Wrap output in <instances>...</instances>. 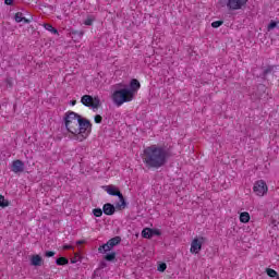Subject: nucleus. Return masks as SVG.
<instances>
[{"label":"nucleus","instance_id":"obj_7","mask_svg":"<svg viewBox=\"0 0 279 279\" xmlns=\"http://www.w3.org/2000/svg\"><path fill=\"white\" fill-rule=\"evenodd\" d=\"M119 243H121V236H114L110 239L106 244L100 245L98 252H100V254H106V252H110V250L119 245Z\"/></svg>","mask_w":279,"mask_h":279},{"label":"nucleus","instance_id":"obj_2","mask_svg":"<svg viewBox=\"0 0 279 279\" xmlns=\"http://www.w3.org/2000/svg\"><path fill=\"white\" fill-rule=\"evenodd\" d=\"M120 88L116 89L112 94V101L116 106H123V104H128L134 99V95L141 88V82L136 78H132L130 85H118Z\"/></svg>","mask_w":279,"mask_h":279},{"label":"nucleus","instance_id":"obj_35","mask_svg":"<svg viewBox=\"0 0 279 279\" xmlns=\"http://www.w3.org/2000/svg\"><path fill=\"white\" fill-rule=\"evenodd\" d=\"M271 226H274L276 228V226H278V221L277 220H272L271 221Z\"/></svg>","mask_w":279,"mask_h":279},{"label":"nucleus","instance_id":"obj_27","mask_svg":"<svg viewBox=\"0 0 279 279\" xmlns=\"http://www.w3.org/2000/svg\"><path fill=\"white\" fill-rule=\"evenodd\" d=\"M221 25H223V21H215L211 23V27H214V29L221 27Z\"/></svg>","mask_w":279,"mask_h":279},{"label":"nucleus","instance_id":"obj_22","mask_svg":"<svg viewBox=\"0 0 279 279\" xmlns=\"http://www.w3.org/2000/svg\"><path fill=\"white\" fill-rule=\"evenodd\" d=\"M266 274L269 276V278H276L278 276V272L271 268H267Z\"/></svg>","mask_w":279,"mask_h":279},{"label":"nucleus","instance_id":"obj_8","mask_svg":"<svg viewBox=\"0 0 279 279\" xmlns=\"http://www.w3.org/2000/svg\"><path fill=\"white\" fill-rule=\"evenodd\" d=\"M253 191L255 195L263 197L264 195H267V191H269V189L267 187V183L265 181L258 180L255 182Z\"/></svg>","mask_w":279,"mask_h":279},{"label":"nucleus","instance_id":"obj_29","mask_svg":"<svg viewBox=\"0 0 279 279\" xmlns=\"http://www.w3.org/2000/svg\"><path fill=\"white\" fill-rule=\"evenodd\" d=\"M94 121L95 123H101V121H104V118L100 114H96Z\"/></svg>","mask_w":279,"mask_h":279},{"label":"nucleus","instance_id":"obj_9","mask_svg":"<svg viewBox=\"0 0 279 279\" xmlns=\"http://www.w3.org/2000/svg\"><path fill=\"white\" fill-rule=\"evenodd\" d=\"M162 232L158 229L145 228L142 231L143 239H151V236H160Z\"/></svg>","mask_w":279,"mask_h":279},{"label":"nucleus","instance_id":"obj_31","mask_svg":"<svg viewBox=\"0 0 279 279\" xmlns=\"http://www.w3.org/2000/svg\"><path fill=\"white\" fill-rule=\"evenodd\" d=\"M93 19L92 17H87L85 21H84V25H88V26H90V25H93Z\"/></svg>","mask_w":279,"mask_h":279},{"label":"nucleus","instance_id":"obj_19","mask_svg":"<svg viewBox=\"0 0 279 279\" xmlns=\"http://www.w3.org/2000/svg\"><path fill=\"white\" fill-rule=\"evenodd\" d=\"M117 258V252L107 253L105 255V260H108L109 263H112Z\"/></svg>","mask_w":279,"mask_h":279},{"label":"nucleus","instance_id":"obj_11","mask_svg":"<svg viewBox=\"0 0 279 279\" xmlns=\"http://www.w3.org/2000/svg\"><path fill=\"white\" fill-rule=\"evenodd\" d=\"M202 241H204V238H201V240L195 238L192 241L191 250H190L192 254H199V252H202V243H203Z\"/></svg>","mask_w":279,"mask_h":279},{"label":"nucleus","instance_id":"obj_24","mask_svg":"<svg viewBox=\"0 0 279 279\" xmlns=\"http://www.w3.org/2000/svg\"><path fill=\"white\" fill-rule=\"evenodd\" d=\"M14 19H15V23H23V19H24L23 13L22 12L15 13Z\"/></svg>","mask_w":279,"mask_h":279},{"label":"nucleus","instance_id":"obj_6","mask_svg":"<svg viewBox=\"0 0 279 279\" xmlns=\"http://www.w3.org/2000/svg\"><path fill=\"white\" fill-rule=\"evenodd\" d=\"M81 104L86 106V108H92L95 112L101 107V99H99V96L93 97L90 95H84L81 98Z\"/></svg>","mask_w":279,"mask_h":279},{"label":"nucleus","instance_id":"obj_39","mask_svg":"<svg viewBox=\"0 0 279 279\" xmlns=\"http://www.w3.org/2000/svg\"><path fill=\"white\" fill-rule=\"evenodd\" d=\"M82 243H83L82 241H78V242H77L78 245H82Z\"/></svg>","mask_w":279,"mask_h":279},{"label":"nucleus","instance_id":"obj_23","mask_svg":"<svg viewBox=\"0 0 279 279\" xmlns=\"http://www.w3.org/2000/svg\"><path fill=\"white\" fill-rule=\"evenodd\" d=\"M274 72V65H268L264 72H263V77H267V75H269V73Z\"/></svg>","mask_w":279,"mask_h":279},{"label":"nucleus","instance_id":"obj_3","mask_svg":"<svg viewBox=\"0 0 279 279\" xmlns=\"http://www.w3.org/2000/svg\"><path fill=\"white\" fill-rule=\"evenodd\" d=\"M92 130L93 124L90 123V121L80 116L76 133H74V141H80V143H82V141H86Z\"/></svg>","mask_w":279,"mask_h":279},{"label":"nucleus","instance_id":"obj_12","mask_svg":"<svg viewBox=\"0 0 279 279\" xmlns=\"http://www.w3.org/2000/svg\"><path fill=\"white\" fill-rule=\"evenodd\" d=\"M105 191L112 197H120L122 195L121 191H119L114 185H106Z\"/></svg>","mask_w":279,"mask_h":279},{"label":"nucleus","instance_id":"obj_25","mask_svg":"<svg viewBox=\"0 0 279 279\" xmlns=\"http://www.w3.org/2000/svg\"><path fill=\"white\" fill-rule=\"evenodd\" d=\"M93 215H94V217H101V215H104V209L95 208V209H93Z\"/></svg>","mask_w":279,"mask_h":279},{"label":"nucleus","instance_id":"obj_1","mask_svg":"<svg viewBox=\"0 0 279 279\" xmlns=\"http://www.w3.org/2000/svg\"><path fill=\"white\" fill-rule=\"evenodd\" d=\"M171 150L165 146L150 145L144 149L143 162L146 169H160L169 162Z\"/></svg>","mask_w":279,"mask_h":279},{"label":"nucleus","instance_id":"obj_26","mask_svg":"<svg viewBox=\"0 0 279 279\" xmlns=\"http://www.w3.org/2000/svg\"><path fill=\"white\" fill-rule=\"evenodd\" d=\"M157 270L158 271H167V264L166 263H160V264H158V266H157Z\"/></svg>","mask_w":279,"mask_h":279},{"label":"nucleus","instance_id":"obj_37","mask_svg":"<svg viewBox=\"0 0 279 279\" xmlns=\"http://www.w3.org/2000/svg\"><path fill=\"white\" fill-rule=\"evenodd\" d=\"M64 250H71V246L66 245L64 246Z\"/></svg>","mask_w":279,"mask_h":279},{"label":"nucleus","instance_id":"obj_4","mask_svg":"<svg viewBox=\"0 0 279 279\" xmlns=\"http://www.w3.org/2000/svg\"><path fill=\"white\" fill-rule=\"evenodd\" d=\"M63 121L68 132H70V134H73V136H75V134H77L80 114L74 111H68L64 114Z\"/></svg>","mask_w":279,"mask_h":279},{"label":"nucleus","instance_id":"obj_18","mask_svg":"<svg viewBox=\"0 0 279 279\" xmlns=\"http://www.w3.org/2000/svg\"><path fill=\"white\" fill-rule=\"evenodd\" d=\"M10 206V202L5 199V196L0 195V208H8Z\"/></svg>","mask_w":279,"mask_h":279},{"label":"nucleus","instance_id":"obj_5","mask_svg":"<svg viewBox=\"0 0 279 279\" xmlns=\"http://www.w3.org/2000/svg\"><path fill=\"white\" fill-rule=\"evenodd\" d=\"M250 0H219V8H227L229 12H235V10H243L247 5Z\"/></svg>","mask_w":279,"mask_h":279},{"label":"nucleus","instance_id":"obj_14","mask_svg":"<svg viewBox=\"0 0 279 279\" xmlns=\"http://www.w3.org/2000/svg\"><path fill=\"white\" fill-rule=\"evenodd\" d=\"M31 265H32V267H41L43 257L40 255H33L31 257Z\"/></svg>","mask_w":279,"mask_h":279},{"label":"nucleus","instance_id":"obj_15","mask_svg":"<svg viewBox=\"0 0 279 279\" xmlns=\"http://www.w3.org/2000/svg\"><path fill=\"white\" fill-rule=\"evenodd\" d=\"M241 223H247L250 221V213L244 211L240 214Z\"/></svg>","mask_w":279,"mask_h":279},{"label":"nucleus","instance_id":"obj_32","mask_svg":"<svg viewBox=\"0 0 279 279\" xmlns=\"http://www.w3.org/2000/svg\"><path fill=\"white\" fill-rule=\"evenodd\" d=\"M4 5H14V0H4Z\"/></svg>","mask_w":279,"mask_h":279},{"label":"nucleus","instance_id":"obj_20","mask_svg":"<svg viewBox=\"0 0 279 279\" xmlns=\"http://www.w3.org/2000/svg\"><path fill=\"white\" fill-rule=\"evenodd\" d=\"M44 27L47 32H51V34H58V28H54L51 24H44Z\"/></svg>","mask_w":279,"mask_h":279},{"label":"nucleus","instance_id":"obj_16","mask_svg":"<svg viewBox=\"0 0 279 279\" xmlns=\"http://www.w3.org/2000/svg\"><path fill=\"white\" fill-rule=\"evenodd\" d=\"M54 263H56V265L62 267L64 265H69V258H66V257H59V258L56 259Z\"/></svg>","mask_w":279,"mask_h":279},{"label":"nucleus","instance_id":"obj_30","mask_svg":"<svg viewBox=\"0 0 279 279\" xmlns=\"http://www.w3.org/2000/svg\"><path fill=\"white\" fill-rule=\"evenodd\" d=\"M72 34L74 36H78V38H82V36H84V32H82V31H74V32H72Z\"/></svg>","mask_w":279,"mask_h":279},{"label":"nucleus","instance_id":"obj_38","mask_svg":"<svg viewBox=\"0 0 279 279\" xmlns=\"http://www.w3.org/2000/svg\"><path fill=\"white\" fill-rule=\"evenodd\" d=\"M71 263H72V265H74V263H76V260L75 259H71Z\"/></svg>","mask_w":279,"mask_h":279},{"label":"nucleus","instance_id":"obj_17","mask_svg":"<svg viewBox=\"0 0 279 279\" xmlns=\"http://www.w3.org/2000/svg\"><path fill=\"white\" fill-rule=\"evenodd\" d=\"M118 197L120 199V203H117V208H125V206H128V202H125V197H123V194Z\"/></svg>","mask_w":279,"mask_h":279},{"label":"nucleus","instance_id":"obj_21","mask_svg":"<svg viewBox=\"0 0 279 279\" xmlns=\"http://www.w3.org/2000/svg\"><path fill=\"white\" fill-rule=\"evenodd\" d=\"M278 23H279L278 21L271 20L267 26L268 32H271V29H276V27H278Z\"/></svg>","mask_w":279,"mask_h":279},{"label":"nucleus","instance_id":"obj_28","mask_svg":"<svg viewBox=\"0 0 279 279\" xmlns=\"http://www.w3.org/2000/svg\"><path fill=\"white\" fill-rule=\"evenodd\" d=\"M45 256H46V258H52V256H56V252H53V251H46Z\"/></svg>","mask_w":279,"mask_h":279},{"label":"nucleus","instance_id":"obj_10","mask_svg":"<svg viewBox=\"0 0 279 279\" xmlns=\"http://www.w3.org/2000/svg\"><path fill=\"white\" fill-rule=\"evenodd\" d=\"M11 171H13V173H23L25 171V163L23 160H14L11 166Z\"/></svg>","mask_w":279,"mask_h":279},{"label":"nucleus","instance_id":"obj_33","mask_svg":"<svg viewBox=\"0 0 279 279\" xmlns=\"http://www.w3.org/2000/svg\"><path fill=\"white\" fill-rule=\"evenodd\" d=\"M23 22H24V23H26V24L32 23V21H31V20H28L27 17H23Z\"/></svg>","mask_w":279,"mask_h":279},{"label":"nucleus","instance_id":"obj_34","mask_svg":"<svg viewBox=\"0 0 279 279\" xmlns=\"http://www.w3.org/2000/svg\"><path fill=\"white\" fill-rule=\"evenodd\" d=\"M107 266H108V265L106 264V262H102V263L100 264L101 269L106 268Z\"/></svg>","mask_w":279,"mask_h":279},{"label":"nucleus","instance_id":"obj_13","mask_svg":"<svg viewBox=\"0 0 279 279\" xmlns=\"http://www.w3.org/2000/svg\"><path fill=\"white\" fill-rule=\"evenodd\" d=\"M102 213L108 216L114 215L117 213V208L111 203H106L102 206Z\"/></svg>","mask_w":279,"mask_h":279},{"label":"nucleus","instance_id":"obj_36","mask_svg":"<svg viewBox=\"0 0 279 279\" xmlns=\"http://www.w3.org/2000/svg\"><path fill=\"white\" fill-rule=\"evenodd\" d=\"M75 104H77V100H71L70 101V106H75Z\"/></svg>","mask_w":279,"mask_h":279}]
</instances>
